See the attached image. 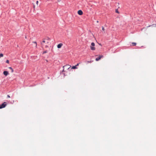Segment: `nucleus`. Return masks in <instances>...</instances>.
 Segmentation results:
<instances>
[{
  "instance_id": "7ed1b4c3",
  "label": "nucleus",
  "mask_w": 156,
  "mask_h": 156,
  "mask_svg": "<svg viewBox=\"0 0 156 156\" xmlns=\"http://www.w3.org/2000/svg\"><path fill=\"white\" fill-rule=\"evenodd\" d=\"M95 46V44L94 42H92L91 43V46H90V48L91 50H95V48L94 47Z\"/></svg>"
},
{
  "instance_id": "f3484780",
  "label": "nucleus",
  "mask_w": 156,
  "mask_h": 156,
  "mask_svg": "<svg viewBox=\"0 0 156 156\" xmlns=\"http://www.w3.org/2000/svg\"><path fill=\"white\" fill-rule=\"evenodd\" d=\"M7 98H10V96H9V95H7Z\"/></svg>"
},
{
  "instance_id": "f8f14e48",
  "label": "nucleus",
  "mask_w": 156,
  "mask_h": 156,
  "mask_svg": "<svg viewBox=\"0 0 156 156\" xmlns=\"http://www.w3.org/2000/svg\"><path fill=\"white\" fill-rule=\"evenodd\" d=\"M71 68H77L76 66H73Z\"/></svg>"
},
{
  "instance_id": "9b49d317",
  "label": "nucleus",
  "mask_w": 156,
  "mask_h": 156,
  "mask_svg": "<svg viewBox=\"0 0 156 156\" xmlns=\"http://www.w3.org/2000/svg\"><path fill=\"white\" fill-rule=\"evenodd\" d=\"M3 55L2 54V53L0 54V58L1 57H3Z\"/></svg>"
},
{
  "instance_id": "dca6fc26",
  "label": "nucleus",
  "mask_w": 156,
  "mask_h": 156,
  "mask_svg": "<svg viewBox=\"0 0 156 156\" xmlns=\"http://www.w3.org/2000/svg\"><path fill=\"white\" fill-rule=\"evenodd\" d=\"M47 52V51H45L43 52V54H44V53H46Z\"/></svg>"
},
{
  "instance_id": "f03ea898",
  "label": "nucleus",
  "mask_w": 156,
  "mask_h": 156,
  "mask_svg": "<svg viewBox=\"0 0 156 156\" xmlns=\"http://www.w3.org/2000/svg\"><path fill=\"white\" fill-rule=\"evenodd\" d=\"M32 61L33 62H35L36 61L38 60L39 59V57L37 56H32L31 57Z\"/></svg>"
},
{
  "instance_id": "5701e85b",
  "label": "nucleus",
  "mask_w": 156,
  "mask_h": 156,
  "mask_svg": "<svg viewBox=\"0 0 156 156\" xmlns=\"http://www.w3.org/2000/svg\"><path fill=\"white\" fill-rule=\"evenodd\" d=\"M97 22L98 23L99 22V21H97Z\"/></svg>"
},
{
  "instance_id": "39448f33",
  "label": "nucleus",
  "mask_w": 156,
  "mask_h": 156,
  "mask_svg": "<svg viewBox=\"0 0 156 156\" xmlns=\"http://www.w3.org/2000/svg\"><path fill=\"white\" fill-rule=\"evenodd\" d=\"M103 57L102 55H99L98 57L96 58L95 59L96 61H98L101 59V58Z\"/></svg>"
},
{
  "instance_id": "412c9836",
  "label": "nucleus",
  "mask_w": 156,
  "mask_h": 156,
  "mask_svg": "<svg viewBox=\"0 0 156 156\" xmlns=\"http://www.w3.org/2000/svg\"><path fill=\"white\" fill-rule=\"evenodd\" d=\"M12 69V72H13V69Z\"/></svg>"
},
{
  "instance_id": "393cba45",
  "label": "nucleus",
  "mask_w": 156,
  "mask_h": 156,
  "mask_svg": "<svg viewBox=\"0 0 156 156\" xmlns=\"http://www.w3.org/2000/svg\"><path fill=\"white\" fill-rule=\"evenodd\" d=\"M64 69H63V70H62V71L63 72L64 71Z\"/></svg>"
},
{
  "instance_id": "20e7f679",
  "label": "nucleus",
  "mask_w": 156,
  "mask_h": 156,
  "mask_svg": "<svg viewBox=\"0 0 156 156\" xmlns=\"http://www.w3.org/2000/svg\"><path fill=\"white\" fill-rule=\"evenodd\" d=\"M6 103L5 102H4L2 105H0V109L5 107L6 105Z\"/></svg>"
},
{
  "instance_id": "f257e3e1",
  "label": "nucleus",
  "mask_w": 156,
  "mask_h": 156,
  "mask_svg": "<svg viewBox=\"0 0 156 156\" xmlns=\"http://www.w3.org/2000/svg\"><path fill=\"white\" fill-rule=\"evenodd\" d=\"M50 39L48 37L47 38L44 39L41 42V44L42 45H44V43H45V44H48L50 43Z\"/></svg>"
},
{
  "instance_id": "1a4fd4ad",
  "label": "nucleus",
  "mask_w": 156,
  "mask_h": 156,
  "mask_svg": "<svg viewBox=\"0 0 156 156\" xmlns=\"http://www.w3.org/2000/svg\"><path fill=\"white\" fill-rule=\"evenodd\" d=\"M3 74L5 76H7L9 74V73L7 71H4Z\"/></svg>"
},
{
  "instance_id": "b1692460",
  "label": "nucleus",
  "mask_w": 156,
  "mask_h": 156,
  "mask_svg": "<svg viewBox=\"0 0 156 156\" xmlns=\"http://www.w3.org/2000/svg\"><path fill=\"white\" fill-rule=\"evenodd\" d=\"M9 68L10 69V68H12L11 67H9Z\"/></svg>"
},
{
  "instance_id": "a211bd4d",
  "label": "nucleus",
  "mask_w": 156,
  "mask_h": 156,
  "mask_svg": "<svg viewBox=\"0 0 156 156\" xmlns=\"http://www.w3.org/2000/svg\"><path fill=\"white\" fill-rule=\"evenodd\" d=\"M38 1H37V2H36V4H37V5H38Z\"/></svg>"
},
{
  "instance_id": "0eeeda50",
  "label": "nucleus",
  "mask_w": 156,
  "mask_h": 156,
  "mask_svg": "<svg viewBox=\"0 0 156 156\" xmlns=\"http://www.w3.org/2000/svg\"><path fill=\"white\" fill-rule=\"evenodd\" d=\"M78 13L80 15H81L83 14V12L82 10H79L78 11Z\"/></svg>"
},
{
  "instance_id": "ddd939ff",
  "label": "nucleus",
  "mask_w": 156,
  "mask_h": 156,
  "mask_svg": "<svg viewBox=\"0 0 156 156\" xmlns=\"http://www.w3.org/2000/svg\"><path fill=\"white\" fill-rule=\"evenodd\" d=\"M33 43L35 44H36V47H37V42L36 41H34L33 42Z\"/></svg>"
},
{
  "instance_id": "a878e982",
  "label": "nucleus",
  "mask_w": 156,
  "mask_h": 156,
  "mask_svg": "<svg viewBox=\"0 0 156 156\" xmlns=\"http://www.w3.org/2000/svg\"><path fill=\"white\" fill-rule=\"evenodd\" d=\"M34 8H35V6H34Z\"/></svg>"
},
{
  "instance_id": "9d476101",
  "label": "nucleus",
  "mask_w": 156,
  "mask_h": 156,
  "mask_svg": "<svg viewBox=\"0 0 156 156\" xmlns=\"http://www.w3.org/2000/svg\"><path fill=\"white\" fill-rule=\"evenodd\" d=\"M132 44L133 46H135L136 45V43L133 42Z\"/></svg>"
},
{
  "instance_id": "2eb2a0df",
  "label": "nucleus",
  "mask_w": 156,
  "mask_h": 156,
  "mask_svg": "<svg viewBox=\"0 0 156 156\" xmlns=\"http://www.w3.org/2000/svg\"><path fill=\"white\" fill-rule=\"evenodd\" d=\"M6 62L7 63H9V60H7L6 61Z\"/></svg>"
},
{
  "instance_id": "aec40b11",
  "label": "nucleus",
  "mask_w": 156,
  "mask_h": 156,
  "mask_svg": "<svg viewBox=\"0 0 156 156\" xmlns=\"http://www.w3.org/2000/svg\"><path fill=\"white\" fill-rule=\"evenodd\" d=\"M116 12L117 13H119V12H118V11L117 10H116Z\"/></svg>"
},
{
  "instance_id": "4468645a",
  "label": "nucleus",
  "mask_w": 156,
  "mask_h": 156,
  "mask_svg": "<svg viewBox=\"0 0 156 156\" xmlns=\"http://www.w3.org/2000/svg\"><path fill=\"white\" fill-rule=\"evenodd\" d=\"M102 30L103 31H104L105 30V29L103 27H102Z\"/></svg>"
},
{
  "instance_id": "423d86ee",
  "label": "nucleus",
  "mask_w": 156,
  "mask_h": 156,
  "mask_svg": "<svg viewBox=\"0 0 156 156\" xmlns=\"http://www.w3.org/2000/svg\"><path fill=\"white\" fill-rule=\"evenodd\" d=\"M63 68H70L71 67V66L69 65H67L64 66H63Z\"/></svg>"
},
{
  "instance_id": "bb28decb",
  "label": "nucleus",
  "mask_w": 156,
  "mask_h": 156,
  "mask_svg": "<svg viewBox=\"0 0 156 156\" xmlns=\"http://www.w3.org/2000/svg\"><path fill=\"white\" fill-rule=\"evenodd\" d=\"M25 38H27V37H26H26H25Z\"/></svg>"
},
{
  "instance_id": "6e6552de",
  "label": "nucleus",
  "mask_w": 156,
  "mask_h": 156,
  "mask_svg": "<svg viewBox=\"0 0 156 156\" xmlns=\"http://www.w3.org/2000/svg\"><path fill=\"white\" fill-rule=\"evenodd\" d=\"M62 45L63 44L62 43H60L57 45V48H60L62 47Z\"/></svg>"
},
{
  "instance_id": "6ab92c4d",
  "label": "nucleus",
  "mask_w": 156,
  "mask_h": 156,
  "mask_svg": "<svg viewBox=\"0 0 156 156\" xmlns=\"http://www.w3.org/2000/svg\"><path fill=\"white\" fill-rule=\"evenodd\" d=\"M79 63H78V64H77L76 65H75V66H78V65H79Z\"/></svg>"
},
{
  "instance_id": "4be33fe9",
  "label": "nucleus",
  "mask_w": 156,
  "mask_h": 156,
  "mask_svg": "<svg viewBox=\"0 0 156 156\" xmlns=\"http://www.w3.org/2000/svg\"><path fill=\"white\" fill-rule=\"evenodd\" d=\"M48 47V46L47 45H46V47Z\"/></svg>"
}]
</instances>
